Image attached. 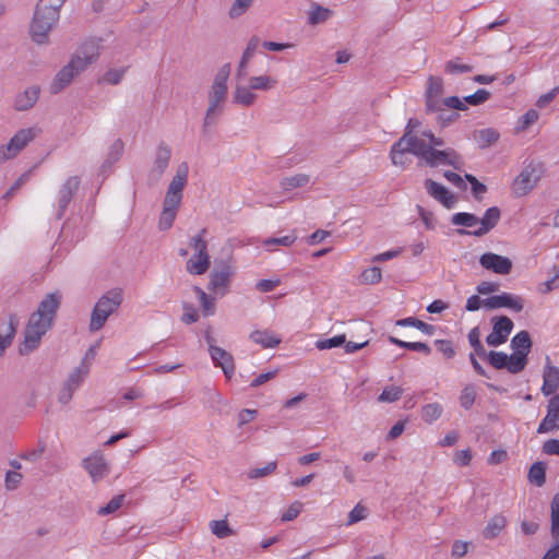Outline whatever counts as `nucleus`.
I'll use <instances>...</instances> for the list:
<instances>
[{
    "instance_id": "f257e3e1",
    "label": "nucleus",
    "mask_w": 559,
    "mask_h": 559,
    "mask_svg": "<svg viewBox=\"0 0 559 559\" xmlns=\"http://www.w3.org/2000/svg\"><path fill=\"white\" fill-rule=\"evenodd\" d=\"M432 142H395L391 148V159L393 165L405 168L412 163L415 156L419 164L425 163L431 167L440 165L457 166L459 158L456 154L438 150L431 145ZM441 144L442 142H433Z\"/></svg>"
},
{
    "instance_id": "f03ea898",
    "label": "nucleus",
    "mask_w": 559,
    "mask_h": 559,
    "mask_svg": "<svg viewBox=\"0 0 559 559\" xmlns=\"http://www.w3.org/2000/svg\"><path fill=\"white\" fill-rule=\"evenodd\" d=\"M60 304L61 294L59 292L48 294L41 300L26 325L24 341L20 346L22 355L31 353L39 345L43 335L51 328Z\"/></svg>"
},
{
    "instance_id": "7ed1b4c3",
    "label": "nucleus",
    "mask_w": 559,
    "mask_h": 559,
    "mask_svg": "<svg viewBox=\"0 0 559 559\" xmlns=\"http://www.w3.org/2000/svg\"><path fill=\"white\" fill-rule=\"evenodd\" d=\"M66 0H38L29 25V36L37 45L49 43V34L58 24Z\"/></svg>"
},
{
    "instance_id": "20e7f679",
    "label": "nucleus",
    "mask_w": 559,
    "mask_h": 559,
    "mask_svg": "<svg viewBox=\"0 0 559 559\" xmlns=\"http://www.w3.org/2000/svg\"><path fill=\"white\" fill-rule=\"evenodd\" d=\"M189 166L187 163H181L175 177L170 181L164 200V207L159 217V228L163 230L169 229L177 215V210L182 200V191L187 185Z\"/></svg>"
},
{
    "instance_id": "39448f33",
    "label": "nucleus",
    "mask_w": 559,
    "mask_h": 559,
    "mask_svg": "<svg viewBox=\"0 0 559 559\" xmlns=\"http://www.w3.org/2000/svg\"><path fill=\"white\" fill-rule=\"evenodd\" d=\"M500 210L497 206H492L486 210L481 218L472 213H455L451 218V223L455 226L472 228V230L468 231L460 230V234L481 237L497 226L500 221Z\"/></svg>"
},
{
    "instance_id": "423d86ee",
    "label": "nucleus",
    "mask_w": 559,
    "mask_h": 559,
    "mask_svg": "<svg viewBox=\"0 0 559 559\" xmlns=\"http://www.w3.org/2000/svg\"><path fill=\"white\" fill-rule=\"evenodd\" d=\"M229 76V64L219 69L209 92V107L204 117V129L214 124L223 112L227 99V80Z\"/></svg>"
},
{
    "instance_id": "0eeeda50",
    "label": "nucleus",
    "mask_w": 559,
    "mask_h": 559,
    "mask_svg": "<svg viewBox=\"0 0 559 559\" xmlns=\"http://www.w3.org/2000/svg\"><path fill=\"white\" fill-rule=\"evenodd\" d=\"M123 300V294L120 288H115L105 293L96 302L90 322L91 331L100 330L110 314L120 307Z\"/></svg>"
},
{
    "instance_id": "6e6552de",
    "label": "nucleus",
    "mask_w": 559,
    "mask_h": 559,
    "mask_svg": "<svg viewBox=\"0 0 559 559\" xmlns=\"http://www.w3.org/2000/svg\"><path fill=\"white\" fill-rule=\"evenodd\" d=\"M206 229H201L198 235L191 238L190 246L193 250L192 255L186 263L187 271L192 275H202L210 267V254L207 252V242L205 240Z\"/></svg>"
},
{
    "instance_id": "1a4fd4ad",
    "label": "nucleus",
    "mask_w": 559,
    "mask_h": 559,
    "mask_svg": "<svg viewBox=\"0 0 559 559\" xmlns=\"http://www.w3.org/2000/svg\"><path fill=\"white\" fill-rule=\"evenodd\" d=\"M92 57L73 56L55 76L50 83L49 91L51 94H59L71 84L75 76L83 72L92 62Z\"/></svg>"
},
{
    "instance_id": "9d476101",
    "label": "nucleus",
    "mask_w": 559,
    "mask_h": 559,
    "mask_svg": "<svg viewBox=\"0 0 559 559\" xmlns=\"http://www.w3.org/2000/svg\"><path fill=\"white\" fill-rule=\"evenodd\" d=\"M540 163L531 162L525 165L520 175L513 180L511 189L514 195L524 197L530 193L543 177Z\"/></svg>"
},
{
    "instance_id": "9b49d317",
    "label": "nucleus",
    "mask_w": 559,
    "mask_h": 559,
    "mask_svg": "<svg viewBox=\"0 0 559 559\" xmlns=\"http://www.w3.org/2000/svg\"><path fill=\"white\" fill-rule=\"evenodd\" d=\"M234 274L235 267L231 264L227 262H221L211 273L207 288L215 295H226L229 290L231 277Z\"/></svg>"
},
{
    "instance_id": "f8f14e48",
    "label": "nucleus",
    "mask_w": 559,
    "mask_h": 559,
    "mask_svg": "<svg viewBox=\"0 0 559 559\" xmlns=\"http://www.w3.org/2000/svg\"><path fill=\"white\" fill-rule=\"evenodd\" d=\"M443 92V80L440 76L430 75L427 80V87L425 92L427 114H430V110H438L441 108Z\"/></svg>"
},
{
    "instance_id": "ddd939ff",
    "label": "nucleus",
    "mask_w": 559,
    "mask_h": 559,
    "mask_svg": "<svg viewBox=\"0 0 559 559\" xmlns=\"http://www.w3.org/2000/svg\"><path fill=\"white\" fill-rule=\"evenodd\" d=\"M209 352L215 367L222 368L225 377L230 379L235 372V362L233 356L225 349L212 344V337L206 336Z\"/></svg>"
},
{
    "instance_id": "4468645a",
    "label": "nucleus",
    "mask_w": 559,
    "mask_h": 559,
    "mask_svg": "<svg viewBox=\"0 0 559 559\" xmlns=\"http://www.w3.org/2000/svg\"><path fill=\"white\" fill-rule=\"evenodd\" d=\"M479 264L487 271L499 275H508L512 270V261L493 252H486L479 257Z\"/></svg>"
},
{
    "instance_id": "2eb2a0df",
    "label": "nucleus",
    "mask_w": 559,
    "mask_h": 559,
    "mask_svg": "<svg viewBox=\"0 0 559 559\" xmlns=\"http://www.w3.org/2000/svg\"><path fill=\"white\" fill-rule=\"evenodd\" d=\"M493 326L491 333L486 337L490 346H499L507 342L513 330V322L510 318L502 316L492 320Z\"/></svg>"
},
{
    "instance_id": "dca6fc26",
    "label": "nucleus",
    "mask_w": 559,
    "mask_h": 559,
    "mask_svg": "<svg viewBox=\"0 0 559 559\" xmlns=\"http://www.w3.org/2000/svg\"><path fill=\"white\" fill-rule=\"evenodd\" d=\"M559 429V394L554 395L547 404V413L539 423L537 432L547 433Z\"/></svg>"
},
{
    "instance_id": "f3484780",
    "label": "nucleus",
    "mask_w": 559,
    "mask_h": 559,
    "mask_svg": "<svg viewBox=\"0 0 559 559\" xmlns=\"http://www.w3.org/2000/svg\"><path fill=\"white\" fill-rule=\"evenodd\" d=\"M83 466L92 477L93 481H98L109 473V465L102 453H94L83 461Z\"/></svg>"
},
{
    "instance_id": "a211bd4d",
    "label": "nucleus",
    "mask_w": 559,
    "mask_h": 559,
    "mask_svg": "<svg viewBox=\"0 0 559 559\" xmlns=\"http://www.w3.org/2000/svg\"><path fill=\"white\" fill-rule=\"evenodd\" d=\"M425 188L430 197L447 209H452L456 203V198L444 186L431 179L425 181Z\"/></svg>"
},
{
    "instance_id": "6ab92c4d",
    "label": "nucleus",
    "mask_w": 559,
    "mask_h": 559,
    "mask_svg": "<svg viewBox=\"0 0 559 559\" xmlns=\"http://www.w3.org/2000/svg\"><path fill=\"white\" fill-rule=\"evenodd\" d=\"M559 389V368L555 367L550 362V358H546V366L543 372V385L542 392L544 395L548 396Z\"/></svg>"
},
{
    "instance_id": "aec40b11",
    "label": "nucleus",
    "mask_w": 559,
    "mask_h": 559,
    "mask_svg": "<svg viewBox=\"0 0 559 559\" xmlns=\"http://www.w3.org/2000/svg\"><path fill=\"white\" fill-rule=\"evenodd\" d=\"M40 95V87L33 85L19 93L14 98V108L17 111H26L34 107Z\"/></svg>"
},
{
    "instance_id": "412c9836",
    "label": "nucleus",
    "mask_w": 559,
    "mask_h": 559,
    "mask_svg": "<svg viewBox=\"0 0 559 559\" xmlns=\"http://www.w3.org/2000/svg\"><path fill=\"white\" fill-rule=\"evenodd\" d=\"M250 340L263 348H275L282 342V338L270 330H255L250 334Z\"/></svg>"
},
{
    "instance_id": "4be33fe9",
    "label": "nucleus",
    "mask_w": 559,
    "mask_h": 559,
    "mask_svg": "<svg viewBox=\"0 0 559 559\" xmlns=\"http://www.w3.org/2000/svg\"><path fill=\"white\" fill-rule=\"evenodd\" d=\"M507 518L501 514V513H498V514H495L493 516H491L485 528H484V532H483V535L486 539H492L495 537H497L503 530L504 527L507 526Z\"/></svg>"
},
{
    "instance_id": "5701e85b",
    "label": "nucleus",
    "mask_w": 559,
    "mask_h": 559,
    "mask_svg": "<svg viewBox=\"0 0 559 559\" xmlns=\"http://www.w3.org/2000/svg\"><path fill=\"white\" fill-rule=\"evenodd\" d=\"M17 324V319L12 316L10 317L8 324L2 328V331L0 332V356L3 355L5 348L11 344L15 335Z\"/></svg>"
},
{
    "instance_id": "b1692460",
    "label": "nucleus",
    "mask_w": 559,
    "mask_h": 559,
    "mask_svg": "<svg viewBox=\"0 0 559 559\" xmlns=\"http://www.w3.org/2000/svg\"><path fill=\"white\" fill-rule=\"evenodd\" d=\"M257 95L252 93L250 84L248 86L237 85L233 95V100L236 104L249 107L254 104Z\"/></svg>"
},
{
    "instance_id": "393cba45",
    "label": "nucleus",
    "mask_w": 559,
    "mask_h": 559,
    "mask_svg": "<svg viewBox=\"0 0 559 559\" xmlns=\"http://www.w3.org/2000/svg\"><path fill=\"white\" fill-rule=\"evenodd\" d=\"M532 346L530 334L526 331L519 332L512 340H511V347L514 350V353H519L523 356L527 357V354L530 353Z\"/></svg>"
},
{
    "instance_id": "a878e982",
    "label": "nucleus",
    "mask_w": 559,
    "mask_h": 559,
    "mask_svg": "<svg viewBox=\"0 0 559 559\" xmlns=\"http://www.w3.org/2000/svg\"><path fill=\"white\" fill-rule=\"evenodd\" d=\"M310 177L306 174H297L281 180L282 190L285 192L293 191L297 188L305 187L309 183Z\"/></svg>"
},
{
    "instance_id": "bb28decb",
    "label": "nucleus",
    "mask_w": 559,
    "mask_h": 559,
    "mask_svg": "<svg viewBox=\"0 0 559 559\" xmlns=\"http://www.w3.org/2000/svg\"><path fill=\"white\" fill-rule=\"evenodd\" d=\"M80 180L78 177H70L62 188L59 191L60 194V203L64 207L71 198L73 197L74 192L79 189Z\"/></svg>"
},
{
    "instance_id": "cd10ccee",
    "label": "nucleus",
    "mask_w": 559,
    "mask_h": 559,
    "mask_svg": "<svg viewBox=\"0 0 559 559\" xmlns=\"http://www.w3.org/2000/svg\"><path fill=\"white\" fill-rule=\"evenodd\" d=\"M331 14L332 11L330 9L313 3L308 13V22L311 25H317L325 22L331 16Z\"/></svg>"
},
{
    "instance_id": "c85d7f7f",
    "label": "nucleus",
    "mask_w": 559,
    "mask_h": 559,
    "mask_svg": "<svg viewBox=\"0 0 559 559\" xmlns=\"http://www.w3.org/2000/svg\"><path fill=\"white\" fill-rule=\"evenodd\" d=\"M442 413L443 407L440 403H429L421 407V418L427 424L438 420Z\"/></svg>"
},
{
    "instance_id": "c756f323",
    "label": "nucleus",
    "mask_w": 559,
    "mask_h": 559,
    "mask_svg": "<svg viewBox=\"0 0 559 559\" xmlns=\"http://www.w3.org/2000/svg\"><path fill=\"white\" fill-rule=\"evenodd\" d=\"M501 308H509L514 312H521L524 308V300L521 296L510 293L500 294Z\"/></svg>"
},
{
    "instance_id": "7c9ffc66",
    "label": "nucleus",
    "mask_w": 559,
    "mask_h": 559,
    "mask_svg": "<svg viewBox=\"0 0 559 559\" xmlns=\"http://www.w3.org/2000/svg\"><path fill=\"white\" fill-rule=\"evenodd\" d=\"M297 237L295 235H286L283 237L267 238L261 241V246L267 251H274V246L290 247L295 243Z\"/></svg>"
},
{
    "instance_id": "2f4dec72",
    "label": "nucleus",
    "mask_w": 559,
    "mask_h": 559,
    "mask_svg": "<svg viewBox=\"0 0 559 559\" xmlns=\"http://www.w3.org/2000/svg\"><path fill=\"white\" fill-rule=\"evenodd\" d=\"M26 142H8L0 146V163L15 157L24 147Z\"/></svg>"
},
{
    "instance_id": "473e14b6",
    "label": "nucleus",
    "mask_w": 559,
    "mask_h": 559,
    "mask_svg": "<svg viewBox=\"0 0 559 559\" xmlns=\"http://www.w3.org/2000/svg\"><path fill=\"white\" fill-rule=\"evenodd\" d=\"M390 343L405 349L415 350V352H421L426 355L430 354V347L423 342H405L402 341L395 336L389 337Z\"/></svg>"
},
{
    "instance_id": "72a5a7b5",
    "label": "nucleus",
    "mask_w": 559,
    "mask_h": 559,
    "mask_svg": "<svg viewBox=\"0 0 559 559\" xmlns=\"http://www.w3.org/2000/svg\"><path fill=\"white\" fill-rule=\"evenodd\" d=\"M396 325L404 326V328L412 326V328H415L428 335L432 334L433 330H435L432 325H430L417 318H414V317H408L405 319L397 320Z\"/></svg>"
},
{
    "instance_id": "f704fd0d",
    "label": "nucleus",
    "mask_w": 559,
    "mask_h": 559,
    "mask_svg": "<svg viewBox=\"0 0 559 559\" xmlns=\"http://www.w3.org/2000/svg\"><path fill=\"white\" fill-rule=\"evenodd\" d=\"M382 280L381 269L378 266H371L364 270L359 275V283L364 285H374L380 283Z\"/></svg>"
},
{
    "instance_id": "c9c22d12",
    "label": "nucleus",
    "mask_w": 559,
    "mask_h": 559,
    "mask_svg": "<svg viewBox=\"0 0 559 559\" xmlns=\"http://www.w3.org/2000/svg\"><path fill=\"white\" fill-rule=\"evenodd\" d=\"M194 292L197 293L200 305L202 308V312L205 317L213 316L215 312V300L210 297L202 288L194 287Z\"/></svg>"
},
{
    "instance_id": "e433bc0d",
    "label": "nucleus",
    "mask_w": 559,
    "mask_h": 559,
    "mask_svg": "<svg viewBox=\"0 0 559 559\" xmlns=\"http://www.w3.org/2000/svg\"><path fill=\"white\" fill-rule=\"evenodd\" d=\"M277 81L269 75L252 76L249 80L252 90L269 91L276 85Z\"/></svg>"
},
{
    "instance_id": "4c0bfd02",
    "label": "nucleus",
    "mask_w": 559,
    "mask_h": 559,
    "mask_svg": "<svg viewBox=\"0 0 559 559\" xmlns=\"http://www.w3.org/2000/svg\"><path fill=\"white\" fill-rule=\"evenodd\" d=\"M528 479L531 483L542 486L546 481V467L544 463L536 462L534 463L528 472Z\"/></svg>"
},
{
    "instance_id": "58836bf2",
    "label": "nucleus",
    "mask_w": 559,
    "mask_h": 559,
    "mask_svg": "<svg viewBox=\"0 0 559 559\" xmlns=\"http://www.w3.org/2000/svg\"><path fill=\"white\" fill-rule=\"evenodd\" d=\"M210 530L218 538H226L234 535L226 520H214L210 522Z\"/></svg>"
},
{
    "instance_id": "ea45409f",
    "label": "nucleus",
    "mask_w": 559,
    "mask_h": 559,
    "mask_svg": "<svg viewBox=\"0 0 559 559\" xmlns=\"http://www.w3.org/2000/svg\"><path fill=\"white\" fill-rule=\"evenodd\" d=\"M507 370L511 373H518L522 371L526 366V356H523L519 353H513L512 355H507Z\"/></svg>"
},
{
    "instance_id": "a19ab883",
    "label": "nucleus",
    "mask_w": 559,
    "mask_h": 559,
    "mask_svg": "<svg viewBox=\"0 0 559 559\" xmlns=\"http://www.w3.org/2000/svg\"><path fill=\"white\" fill-rule=\"evenodd\" d=\"M476 399V388L473 384H467L463 388L459 401L463 408L469 409L474 405Z\"/></svg>"
},
{
    "instance_id": "79ce46f5",
    "label": "nucleus",
    "mask_w": 559,
    "mask_h": 559,
    "mask_svg": "<svg viewBox=\"0 0 559 559\" xmlns=\"http://www.w3.org/2000/svg\"><path fill=\"white\" fill-rule=\"evenodd\" d=\"M430 112L437 114V122L440 124V127L449 126L451 122L455 121L459 118V114L450 110L445 106H442V109L438 110H430Z\"/></svg>"
},
{
    "instance_id": "37998d69",
    "label": "nucleus",
    "mask_w": 559,
    "mask_h": 559,
    "mask_svg": "<svg viewBox=\"0 0 559 559\" xmlns=\"http://www.w3.org/2000/svg\"><path fill=\"white\" fill-rule=\"evenodd\" d=\"M403 394V390L400 386L391 385L383 389L382 393L379 395L378 400L379 402L383 403H392L397 400Z\"/></svg>"
},
{
    "instance_id": "c03bdc74",
    "label": "nucleus",
    "mask_w": 559,
    "mask_h": 559,
    "mask_svg": "<svg viewBox=\"0 0 559 559\" xmlns=\"http://www.w3.org/2000/svg\"><path fill=\"white\" fill-rule=\"evenodd\" d=\"M345 341V334H340L330 338L320 340L317 342L316 346L320 350H325L344 345Z\"/></svg>"
},
{
    "instance_id": "a18cd8bd",
    "label": "nucleus",
    "mask_w": 559,
    "mask_h": 559,
    "mask_svg": "<svg viewBox=\"0 0 559 559\" xmlns=\"http://www.w3.org/2000/svg\"><path fill=\"white\" fill-rule=\"evenodd\" d=\"M43 136V129L38 126H34L26 129H21L10 140H34Z\"/></svg>"
},
{
    "instance_id": "49530a36",
    "label": "nucleus",
    "mask_w": 559,
    "mask_h": 559,
    "mask_svg": "<svg viewBox=\"0 0 559 559\" xmlns=\"http://www.w3.org/2000/svg\"><path fill=\"white\" fill-rule=\"evenodd\" d=\"M551 534L557 539L559 536V495L551 501Z\"/></svg>"
},
{
    "instance_id": "de8ad7c7",
    "label": "nucleus",
    "mask_w": 559,
    "mask_h": 559,
    "mask_svg": "<svg viewBox=\"0 0 559 559\" xmlns=\"http://www.w3.org/2000/svg\"><path fill=\"white\" fill-rule=\"evenodd\" d=\"M171 152L167 146L160 145L156 152L155 167L163 173L170 159Z\"/></svg>"
},
{
    "instance_id": "09e8293b",
    "label": "nucleus",
    "mask_w": 559,
    "mask_h": 559,
    "mask_svg": "<svg viewBox=\"0 0 559 559\" xmlns=\"http://www.w3.org/2000/svg\"><path fill=\"white\" fill-rule=\"evenodd\" d=\"M276 467H277V463L275 461H272V462H269L264 467L251 468L247 475L250 479L262 478V477H265V476L274 473Z\"/></svg>"
},
{
    "instance_id": "8fccbe9b",
    "label": "nucleus",
    "mask_w": 559,
    "mask_h": 559,
    "mask_svg": "<svg viewBox=\"0 0 559 559\" xmlns=\"http://www.w3.org/2000/svg\"><path fill=\"white\" fill-rule=\"evenodd\" d=\"M86 373V368H76L73 372H71L64 384H67L68 388H71V390L75 391L82 383Z\"/></svg>"
},
{
    "instance_id": "3c124183",
    "label": "nucleus",
    "mask_w": 559,
    "mask_h": 559,
    "mask_svg": "<svg viewBox=\"0 0 559 559\" xmlns=\"http://www.w3.org/2000/svg\"><path fill=\"white\" fill-rule=\"evenodd\" d=\"M468 342H469L471 346L474 348L475 354H477L480 357H484L486 355L485 348L479 338L478 328H474L469 331Z\"/></svg>"
},
{
    "instance_id": "603ef678",
    "label": "nucleus",
    "mask_w": 559,
    "mask_h": 559,
    "mask_svg": "<svg viewBox=\"0 0 559 559\" xmlns=\"http://www.w3.org/2000/svg\"><path fill=\"white\" fill-rule=\"evenodd\" d=\"M421 127V122L417 119H409L408 123L406 126L404 134L400 138L401 141H412V140H419L418 134L414 133L417 132V129Z\"/></svg>"
},
{
    "instance_id": "864d4df0",
    "label": "nucleus",
    "mask_w": 559,
    "mask_h": 559,
    "mask_svg": "<svg viewBox=\"0 0 559 559\" xmlns=\"http://www.w3.org/2000/svg\"><path fill=\"white\" fill-rule=\"evenodd\" d=\"M252 4V0H235L229 9V16L237 19L241 16Z\"/></svg>"
},
{
    "instance_id": "5fc2aeb1",
    "label": "nucleus",
    "mask_w": 559,
    "mask_h": 559,
    "mask_svg": "<svg viewBox=\"0 0 559 559\" xmlns=\"http://www.w3.org/2000/svg\"><path fill=\"white\" fill-rule=\"evenodd\" d=\"M489 97L490 93L487 90L480 88L477 90L474 94L466 96L464 102L472 106H478L488 100Z\"/></svg>"
},
{
    "instance_id": "6e6d98bb",
    "label": "nucleus",
    "mask_w": 559,
    "mask_h": 559,
    "mask_svg": "<svg viewBox=\"0 0 559 559\" xmlns=\"http://www.w3.org/2000/svg\"><path fill=\"white\" fill-rule=\"evenodd\" d=\"M123 499V495L114 497L105 507L99 508L98 514L107 515L116 512L122 506Z\"/></svg>"
},
{
    "instance_id": "4d7b16f0",
    "label": "nucleus",
    "mask_w": 559,
    "mask_h": 559,
    "mask_svg": "<svg viewBox=\"0 0 559 559\" xmlns=\"http://www.w3.org/2000/svg\"><path fill=\"white\" fill-rule=\"evenodd\" d=\"M488 360H489L490 365L492 367H495L496 369H503V368L507 369V364H508L507 354H504L502 352H493V350L489 352Z\"/></svg>"
},
{
    "instance_id": "13d9d810",
    "label": "nucleus",
    "mask_w": 559,
    "mask_h": 559,
    "mask_svg": "<svg viewBox=\"0 0 559 559\" xmlns=\"http://www.w3.org/2000/svg\"><path fill=\"white\" fill-rule=\"evenodd\" d=\"M465 178L466 180L471 183L472 186V191H473V194L475 197V199L477 200H481L483 199V195L486 193L487 191V187L479 182L477 180L476 177H474L473 175H465Z\"/></svg>"
},
{
    "instance_id": "bf43d9fd",
    "label": "nucleus",
    "mask_w": 559,
    "mask_h": 559,
    "mask_svg": "<svg viewBox=\"0 0 559 559\" xmlns=\"http://www.w3.org/2000/svg\"><path fill=\"white\" fill-rule=\"evenodd\" d=\"M444 70L447 73H467L473 71V67L469 64L457 63L456 60H450L445 63Z\"/></svg>"
},
{
    "instance_id": "052dcab7",
    "label": "nucleus",
    "mask_w": 559,
    "mask_h": 559,
    "mask_svg": "<svg viewBox=\"0 0 559 559\" xmlns=\"http://www.w3.org/2000/svg\"><path fill=\"white\" fill-rule=\"evenodd\" d=\"M538 119V112L535 109H530L525 115H523L518 123L516 130H525L531 124L536 122Z\"/></svg>"
},
{
    "instance_id": "680f3d73",
    "label": "nucleus",
    "mask_w": 559,
    "mask_h": 559,
    "mask_svg": "<svg viewBox=\"0 0 559 559\" xmlns=\"http://www.w3.org/2000/svg\"><path fill=\"white\" fill-rule=\"evenodd\" d=\"M302 508H304L302 502L294 501L287 508V510L282 514V521L288 522V521L296 519L299 515V513L301 512Z\"/></svg>"
},
{
    "instance_id": "e2e57ef3",
    "label": "nucleus",
    "mask_w": 559,
    "mask_h": 559,
    "mask_svg": "<svg viewBox=\"0 0 559 559\" xmlns=\"http://www.w3.org/2000/svg\"><path fill=\"white\" fill-rule=\"evenodd\" d=\"M500 133L493 128H486L476 130L474 132V140H499Z\"/></svg>"
},
{
    "instance_id": "0e129e2a",
    "label": "nucleus",
    "mask_w": 559,
    "mask_h": 559,
    "mask_svg": "<svg viewBox=\"0 0 559 559\" xmlns=\"http://www.w3.org/2000/svg\"><path fill=\"white\" fill-rule=\"evenodd\" d=\"M445 106L450 110L456 109V110H466L467 106L465 105V102L461 100L457 96H450L442 99L441 107Z\"/></svg>"
},
{
    "instance_id": "69168bd1",
    "label": "nucleus",
    "mask_w": 559,
    "mask_h": 559,
    "mask_svg": "<svg viewBox=\"0 0 559 559\" xmlns=\"http://www.w3.org/2000/svg\"><path fill=\"white\" fill-rule=\"evenodd\" d=\"M366 515H367V509L358 503L349 512L347 524L352 525L354 523H357V522L364 520L366 518Z\"/></svg>"
},
{
    "instance_id": "338daca9",
    "label": "nucleus",
    "mask_w": 559,
    "mask_h": 559,
    "mask_svg": "<svg viewBox=\"0 0 559 559\" xmlns=\"http://www.w3.org/2000/svg\"><path fill=\"white\" fill-rule=\"evenodd\" d=\"M124 72V69H110L104 74L103 80L109 84L116 85L121 81Z\"/></svg>"
},
{
    "instance_id": "774afa93",
    "label": "nucleus",
    "mask_w": 559,
    "mask_h": 559,
    "mask_svg": "<svg viewBox=\"0 0 559 559\" xmlns=\"http://www.w3.org/2000/svg\"><path fill=\"white\" fill-rule=\"evenodd\" d=\"M558 287H559V273L555 274L550 280L540 283L538 285V292L542 294H548Z\"/></svg>"
}]
</instances>
